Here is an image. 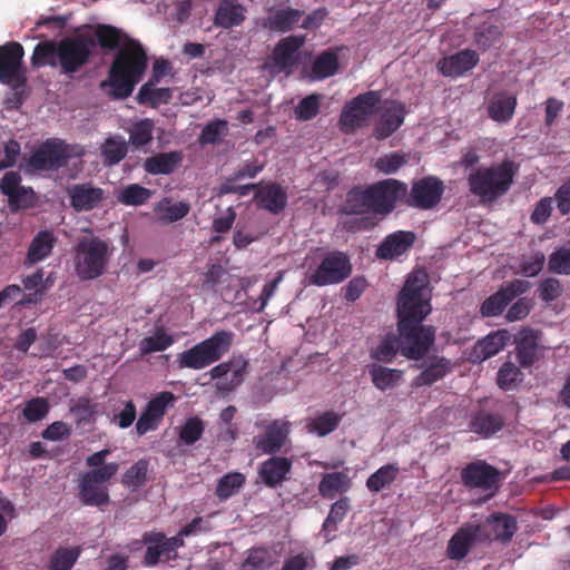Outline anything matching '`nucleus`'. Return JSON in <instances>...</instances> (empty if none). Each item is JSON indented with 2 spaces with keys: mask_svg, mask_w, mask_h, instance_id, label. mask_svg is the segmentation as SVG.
<instances>
[{
  "mask_svg": "<svg viewBox=\"0 0 570 570\" xmlns=\"http://www.w3.org/2000/svg\"><path fill=\"white\" fill-rule=\"evenodd\" d=\"M462 484L470 490L494 494L501 482V472L484 460H474L461 469Z\"/></svg>",
  "mask_w": 570,
  "mask_h": 570,
  "instance_id": "9d476101",
  "label": "nucleus"
},
{
  "mask_svg": "<svg viewBox=\"0 0 570 570\" xmlns=\"http://www.w3.org/2000/svg\"><path fill=\"white\" fill-rule=\"evenodd\" d=\"M371 199V213L389 215L395 208L399 200L406 196V184L389 178L368 186Z\"/></svg>",
  "mask_w": 570,
  "mask_h": 570,
  "instance_id": "f8f14e48",
  "label": "nucleus"
},
{
  "mask_svg": "<svg viewBox=\"0 0 570 570\" xmlns=\"http://www.w3.org/2000/svg\"><path fill=\"white\" fill-rule=\"evenodd\" d=\"M350 101L364 117L368 118L379 111L382 94L379 90H370L357 95Z\"/></svg>",
  "mask_w": 570,
  "mask_h": 570,
  "instance_id": "864d4df0",
  "label": "nucleus"
},
{
  "mask_svg": "<svg viewBox=\"0 0 570 570\" xmlns=\"http://www.w3.org/2000/svg\"><path fill=\"white\" fill-rule=\"evenodd\" d=\"M501 37V30L498 26L483 22L479 24L473 35L474 43L482 51L492 47Z\"/></svg>",
  "mask_w": 570,
  "mask_h": 570,
  "instance_id": "13d9d810",
  "label": "nucleus"
},
{
  "mask_svg": "<svg viewBox=\"0 0 570 570\" xmlns=\"http://www.w3.org/2000/svg\"><path fill=\"white\" fill-rule=\"evenodd\" d=\"M515 343L517 360L523 367L531 366L535 362L538 354V342L533 331L522 330Z\"/></svg>",
  "mask_w": 570,
  "mask_h": 570,
  "instance_id": "4c0bfd02",
  "label": "nucleus"
},
{
  "mask_svg": "<svg viewBox=\"0 0 570 570\" xmlns=\"http://www.w3.org/2000/svg\"><path fill=\"white\" fill-rule=\"evenodd\" d=\"M142 542L147 544L142 561L146 567L156 566L160 561L161 557H165L166 560L171 559V554L168 553L166 548L165 534L163 532H145L142 535Z\"/></svg>",
  "mask_w": 570,
  "mask_h": 570,
  "instance_id": "473e14b6",
  "label": "nucleus"
},
{
  "mask_svg": "<svg viewBox=\"0 0 570 570\" xmlns=\"http://www.w3.org/2000/svg\"><path fill=\"white\" fill-rule=\"evenodd\" d=\"M59 41L46 40L39 42L33 49L31 65L35 68H40L45 66H50L53 68L59 67Z\"/></svg>",
  "mask_w": 570,
  "mask_h": 570,
  "instance_id": "79ce46f5",
  "label": "nucleus"
},
{
  "mask_svg": "<svg viewBox=\"0 0 570 570\" xmlns=\"http://www.w3.org/2000/svg\"><path fill=\"white\" fill-rule=\"evenodd\" d=\"M183 160L181 151L160 153L145 160L144 168L151 175H169Z\"/></svg>",
  "mask_w": 570,
  "mask_h": 570,
  "instance_id": "72a5a7b5",
  "label": "nucleus"
},
{
  "mask_svg": "<svg viewBox=\"0 0 570 570\" xmlns=\"http://www.w3.org/2000/svg\"><path fill=\"white\" fill-rule=\"evenodd\" d=\"M254 202L258 209H264L271 214L278 215L287 206V191L278 183L263 181L256 184Z\"/></svg>",
  "mask_w": 570,
  "mask_h": 570,
  "instance_id": "412c9836",
  "label": "nucleus"
},
{
  "mask_svg": "<svg viewBox=\"0 0 570 570\" xmlns=\"http://www.w3.org/2000/svg\"><path fill=\"white\" fill-rule=\"evenodd\" d=\"M304 16L303 10L291 7L269 9L268 16L263 20V27L269 31L285 33L291 31Z\"/></svg>",
  "mask_w": 570,
  "mask_h": 570,
  "instance_id": "a878e982",
  "label": "nucleus"
},
{
  "mask_svg": "<svg viewBox=\"0 0 570 570\" xmlns=\"http://www.w3.org/2000/svg\"><path fill=\"white\" fill-rule=\"evenodd\" d=\"M154 121L151 119H141L135 122L129 129V141L136 148L149 144L153 139Z\"/></svg>",
  "mask_w": 570,
  "mask_h": 570,
  "instance_id": "680f3d73",
  "label": "nucleus"
},
{
  "mask_svg": "<svg viewBox=\"0 0 570 570\" xmlns=\"http://www.w3.org/2000/svg\"><path fill=\"white\" fill-rule=\"evenodd\" d=\"M246 7L237 0H220L213 23L223 29L239 27L246 19Z\"/></svg>",
  "mask_w": 570,
  "mask_h": 570,
  "instance_id": "393cba45",
  "label": "nucleus"
},
{
  "mask_svg": "<svg viewBox=\"0 0 570 570\" xmlns=\"http://www.w3.org/2000/svg\"><path fill=\"white\" fill-rule=\"evenodd\" d=\"M530 288V283L524 279H513L498 292L490 295L480 306L482 317L499 316L505 307L518 296Z\"/></svg>",
  "mask_w": 570,
  "mask_h": 570,
  "instance_id": "4468645a",
  "label": "nucleus"
},
{
  "mask_svg": "<svg viewBox=\"0 0 570 570\" xmlns=\"http://www.w3.org/2000/svg\"><path fill=\"white\" fill-rule=\"evenodd\" d=\"M505 340L504 333H491L478 342L475 352L482 360L490 358L504 348Z\"/></svg>",
  "mask_w": 570,
  "mask_h": 570,
  "instance_id": "603ef678",
  "label": "nucleus"
},
{
  "mask_svg": "<svg viewBox=\"0 0 570 570\" xmlns=\"http://www.w3.org/2000/svg\"><path fill=\"white\" fill-rule=\"evenodd\" d=\"M72 156L71 146L59 138H48L29 157L23 159L21 168L27 174L57 171L65 167Z\"/></svg>",
  "mask_w": 570,
  "mask_h": 570,
  "instance_id": "423d86ee",
  "label": "nucleus"
},
{
  "mask_svg": "<svg viewBox=\"0 0 570 570\" xmlns=\"http://www.w3.org/2000/svg\"><path fill=\"white\" fill-rule=\"evenodd\" d=\"M79 499L88 507H102L110 500L107 487L96 483L85 475L81 476L79 483Z\"/></svg>",
  "mask_w": 570,
  "mask_h": 570,
  "instance_id": "f704fd0d",
  "label": "nucleus"
},
{
  "mask_svg": "<svg viewBox=\"0 0 570 570\" xmlns=\"http://www.w3.org/2000/svg\"><path fill=\"white\" fill-rule=\"evenodd\" d=\"M257 428H264V433L253 438L255 449L264 454H275L285 445L289 434L291 424L288 421L274 420L266 425L256 423Z\"/></svg>",
  "mask_w": 570,
  "mask_h": 570,
  "instance_id": "2eb2a0df",
  "label": "nucleus"
},
{
  "mask_svg": "<svg viewBox=\"0 0 570 570\" xmlns=\"http://www.w3.org/2000/svg\"><path fill=\"white\" fill-rule=\"evenodd\" d=\"M189 210L190 206L186 202L171 203L165 199L159 203L157 208L158 220L161 224H171L187 216Z\"/></svg>",
  "mask_w": 570,
  "mask_h": 570,
  "instance_id": "09e8293b",
  "label": "nucleus"
},
{
  "mask_svg": "<svg viewBox=\"0 0 570 570\" xmlns=\"http://www.w3.org/2000/svg\"><path fill=\"white\" fill-rule=\"evenodd\" d=\"M491 541V533L485 525L466 523L460 527L446 544V557L453 561L463 560L471 549L483 542Z\"/></svg>",
  "mask_w": 570,
  "mask_h": 570,
  "instance_id": "9b49d317",
  "label": "nucleus"
},
{
  "mask_svg": "<svg viewBox=\"0 0 570 570\" xmlns=\"http://www.w3.org/2000/svg\"><path fill=\"white\" fill-rule=\"evenodd\" d=\"M323 96L311 94L298 101L294 108L295 118L299 121H308L315 118L321 108Z\"/></svg>",
  "mask_w": 570,
  "mask_h": 570,
  "instance_id": "5fc2aeb1",
  "label": "nucleus"
},
{
  "mask_svg": "<svg viewBox=\"0 0 570 570\" xmlns=\"http://www.w3.org/2000/svg\"><path fill=\"white\" fill-rule=\"evenodd\" d=\"M291 469L289 459L274 455L262 463L259 476L266 487L274 489L286 480Z\"/></svg>",
  "mask_w": 570,
  "mask_h": 570,
  "instance_id": "bb28decb",
  "label": "nucleus"
},
{
  "mask_svg": "<svg viewBox=\"0 0 570 570\" xmlns=\"http://www.w3.org/2000/svg\"><path fill=\"white\" fill-rule=\"evenodd\" d=\"M248 362L243 356L233 357L227 362L219 363L210 370L212 379H220L217 389L224 392L235 390L244 381Z\"/></svg>",
  "mask_w": 570,
  "mask_h": 570,
  "instance_id": "aec40b11",
  "label": "nucleus"
},
{
  "mask_svg": "<svg viewBox=\"0 0 570 570\" xmlns=\"http://www.w3.org/2000/svg\"><path fill=\"white\" fill-rule=\"evenodd\" d=\"M127 144L122 139L108 138L101 148L106 165L112 166L120 163L127 155Z\"/></svg>",
  "mask_w": 570,
  "mask_h": 570,
  "instance_id": "e2e57ef3",
  "label": "nucleus"
},
{
  "mask_svg": "<svg viewBox=\"0 0 570 570\" xmlns=\"http://www.w3.org/2000/svg\"><path fill=\"white\" fill-rule=\"evenodd\" d=\"M431 295L428 275L413 272L405 281L397 296V336L402 355L407 360H422L435 342V328L424 325L431 313Z\"/></svg>",
  "mask_w": 570,
  "mask_h": 570,
  "instance_id": "f257e3e1",
  "label": "nucleus"
},
{
  "mask_svg": "<svg viewBox=\"0 0 570 570\" xmlns=\"http://www.w3.org/2000/svg\"><path fill=\"white\" fill-rule=\"evenodd\" d=\"M245 475L240 472H229L223 475L216 487V495L219 500L225 501L238 493L245 484Z\"/></svg>",
  "mask_w": 570,
  "mask_h": 570,
  "instance_id": "8fccbe9b",
  "label": "nucleus"
},
{
  "mask_svg": "<svg viewBox=\"0 0 570 570\" xmlns=\"http://www.w3.org/2000/svg\"><path fill=\"white\" fill-rule=\"evenodd\" d=\"M352 265L347 254L340 250L327 252L315 269L306 273L309 285L318 287L340 284L350 277Z\"/></svg>",
  "mask_w": 570,
  "mask_h": 570,
  "instance_id": "0eeeda50",
  "label": "nucleus"
},
{
  "mask_svg": "<svg viewBox=\"0 0 570 570\" xmlns=\"http://www.w3.org/2000/svg\"><path fill=\"white\" fill-rule=\"evenodd\" d=\"M350 487L351 481L345 473H325L318 483V493L324 499H333L337 493L346 492Z\"/></svg>",
  "mask_w": 570,
  "mask_h": 570,
  "instance_id": "58836bf2",
  "label": "nucleus"
},
{
  "mask_svg": "<svg viewBox=\"0 0 570 570\" xmlns=\"http://www.w3.org/2000/svg\"><path fill=\"white\" fill-rule=\"evenodd\" d=\"M148 462L144 459L134 463L122 475V484L132 491L141 488L147 481Z\"/></svg>",
  "mask_w": 570,
  "mask_h": 570,
  "instance_id": "052dcab7",
  "label": "nucleus"
},
{
  "mask_svg": "<svg viewBox=\"0 0 570 570\" xmlns=\"http://www.w3.org/2000/svg\"><path fill=\"white\" fill-rule=\"evenodd\" d=\"M452 371V363L444 356H431L425 362L423 371L414 379L413 384L419 386H431L442 380Z\"/></svg>",
  "mask_w": 570,
  "mask_h": 570,
  "instance_id": "c85d7f7f",
  "label": "nucleus"
},
{
  "mask_svg": "<svg viewBox=\"0 0 570 570\" xmlns=\"http://www.w3.org/2000/svg\"><path fill=\"white\" fill-rule=\"evenodd\" d=\"M155 81L149 80L142 85L137 94V101L140 105L157 107L161 104H168L173 97L169 88H155Z\"/></svg>",
  "mask_w": 570,
  "mask_h": 570,
  "instance_id": "c03bdc74",
  "label": "nucleus"
},
{
  "mask_svg": "<svg viewBox=\"0 0 570 570\" xmlns=\"http://www.w3.org/2000/svg\"><path fill=\"white\" fill-rule=\"evenodd\" d=\"M96 46L94 38L86 36L66 37L59 41L58 62L62 73L72 75L86 66Z\"/></svg>",
  "mask_w": 570,
  "mask_h": 570,
  "instance_id": "6e6552de",
  "label": "nucleus"
},
{
  "mask_svg": "<svg viewBox=\"0 0 570 570\" xmlns=\"http://www.w3.org/2000/svg\"><path fill=\"white\" fill-rule=\"evenodd\" d=\"M479 55L471 49H463L454 55L442 58L438 62L440 72L445 77L458 78L479 63Z\"/></svg>",
  "mask_w": 570,
  "mask_h": 570,
  "instance_id": "4be33fe9",
  "label": "nucleus"
},
{
  "mask_svg": "<svg viewBox=\"0 0 570 570\" xmlns=\"http://www.w3.org/2000/svg\"><path fill=\"white\" fill-rule=\"evenodd\" d=\"M548 268L551 273L559 275L570 274V247L556 248L548 262Z\"/></svg>",
  "mask_w": 570,
  "mask_h": 570,
  "instance_id": "774afa93",
  "label": "nucleus"
},
{
  "mask_svg": "<svg viewBox=\"0 0 570 570\" xmlns=\"http://www.w3.org/2000/svg\"><path fill=\"white\" fill-rule=\"evenodd\" d=\"M380 111V119L373 129V136L377 140H384L392 136L404 122L406 106L395 99L383 101Z\"/></svg>",
  "mask_w": 570,
  "mask_h": 570,
  "instance_id": "f3484780",
  "label": "nucleus"
},
{
  "mask_svg": "<svg viewBox=\"0 0 570 570\" xmlns=\"http://www.w3.org/2000/svg\"><path fill=\"white\" fill-rule=\"evenodd\" d=\"M111 256L107 240L98 236L81 237L75 247V268L81 279L101 276Z\"/></svg>",
  "mask_w": 570,
  "mask_h": 570,
  "instance_id": "20e7f679",
  "label": "nucleus"
},
{
  "mask_svg": "<svg viewBox=\"0 0 570 570\" xmlns=\"http://www.w3.org/2000/svg\"><path fill=\"white\" fill-rule=\"evenodd\" d=\"M147 68V53L138 40H129L115 56L108 78L100 88H110L108 95L114 99L129 97L140 81Z\"/></svg>",
  "mask_w": 570,
  "mask_h": 570,
  "instance_id": "f03ea898",
  "label": "nucleus"
},
{
  "mask_svg": "<svg viewBox=\"0 0 570 570\" xmlns=\"http://www.w3.org/2000/svg\"><path fill=\"white\" fill-rule=\"evenodd\" d=\"M97 412V404L88 397H79L70 405V413L75 416L78 426L90 424Z\"/></svg>",
  "mask_w": 570,
  "mask_h": 570,
  "instance_id": "bf43d9fd",
  "label": "nucleus"
},
{
  "mask_svg": "<svg viewBox=\"0 0 570 570\" xmlns=\"http://www.w3.org/2000/svg\"><path fill=\"white\" fill-rule=\"evenodd\" d=\"M95 42L102 49L107 50H116L120 49L126 45L129 38L126 33H124L120 29L116 28L111 24H97L95 27Z\"/></svg>",
  "mask_w": 570,
  "mask_h": 570,
  "instance_id": "c9c22d12",
  "label": "nucleus"
},
{
  "mask_svg": "<svg viewBox=\"0 0 570 570\" xmlns=\"http://www.w3.org/2000/svg\"><path fill=\"white\" fill-rule=\"evenodd\" d=\"M367 118L348 101L341 112L338 124L343 132L353 134L356 129L362 128Z\"/></svg>",
  "mask_w": 570,
  "mask_h": 570,
  "instance_id": "6e6d98bb",
  "label": "nucleus"
},
{
  "mask_svg": "<svg viewBox=\"0 0 570 570\" xmlns=\"http://www.w3.org/2000/svg\"><path fill=\"white\" fill-rule=\"evenodd\" d=\"M24 49L16 41L0 46V82L12 90L27 85V71L23 67Z\"/></svg>",
  "mask_w": 570,
  "mask_h": 570,
  "instance_id": "1a4fd4ad",
  "label": "nucleus"
},
{
  "mask_svg": "<svg viewBox=\"0 0 570 570\" xmlns=\"http://www.w3.org/2000/svg\"><path fill=\"white\" fill-rule=\"evenodd\" d=\"M304 36H288L281 39L273 52L272 59L274 66L281 71L291 69L296 63V52L304 45Z\"/></svg>",
  "mask_w": 570,
  "mask_h": 570,
  "instance_id": "b1692460",
  "label": "nucleus"
},
{
  "mask_svg": "<svg viewBox=\"0 0 570 570\" xmlns=\"http://www.w3.org/2000/svg\"><path fill=\"white\" fill-rule=\"evenodd\" d=\"M338 70V57L335 52L327 50L316 57L312 65V76L316 80L332 77Z\"/></svg>",
  "mask_w": 570,
  "mask_h": 570,
  "instance_id": "de8ad7c7",
  "label": "nucleus"
},
{
  "mask_svg": "<svg viewBox=\"0 0 570 570\" xmlns=\"http://www.w3.org/2000/svg\"><path fill=\"white\" fill-rule=\"evenodd\" d=\"M348 509L350 499L347 497H343L332 504L328 515L322 525V531L324 532L326 542H330L334 539V537H331L330 533L337 530L338 523L344 520Z\"/></svg>",
  "mask_w": 570,
  "mask_h": 570,
  "instance_id": "a18cd8bd",
  "label": "nucleus"
},
{
  "mask_svg": "<svg viewBox=\"0 0 570 570\" xmlns=\"http://www.w3.org/2000/svg\"><path fill=\"white\" fill-rule=\"evenodd\" d=\"M444 184L436 176H426L414 180L410 191L403 197L410 207L428 210L434 208L442 199Z\"/></svg>",
  "mask_w": 570,
  "mask_h": 570,
  "instance_id": "ddd939ff",
  "label": "nucleus"
},
{
  "mask_svg": "<svg viewBox=\"0 0 570 570\" xmlns=\"http://www.w3.org/2000/svg\"><path fill=\"white\" fill-rule=\"evenodd\" d=\"M504 426V417L500 413H492L484 410L475 412L469 423L473 433L490 438Z\"/></svg>",
  "mask_w": 570,
  "mask_h": 570,
  "instance_id": "c756f323",
  "label": "nucleus"
},
{
  "mask_svg": "<svg viewBox=\"0 0 570 570\" xmlns=\"http://www.w3.org/2000/svg\"><path fill=\"white\" fill-rule=\"evenodd\" d=\"M233 341V332L218 331L210 337L180 353L178 355L179 367L203 370L219 361L229 351Z\"/></svg>",
  "mask_w": 570,
  "mask_h": 570,
  "instance_id": "39448f33",
  "label": "nucleus"
},
{
  "mask_svg": "<svg viewBox=\"0 0 570 570\" xmlns=\"http://www.w3.org/2000/svg\"><path fill=\"white\" fill-rule=\"evenodd\" d=\"M400 473V468L396 463H387L377 469L366 480V488L368 491L377 493L389 488Z\"/></svg>",
  "mask_w": 570,
  "mask_h": 570,
  "instance_id": "37998d69",
  "label": "nucleus"
},
{
  "mask_svg": "<svg viewBox=\"0 0 570 570\" xmlns=\"http://www.w3.org/2000/svg\"><path fill=\"white\" fill-rule=\"evenodd\" d=\"M343 415L334 411H325L306 422V429L309 433L317 436H326L337 429Z\"/></svg>",
  "mask_w": 570,
  "mask_h": 570,
  "instance_id": "a19ab883",
  "label": "nucleus"
},
{
  "mask_svg": "<svg viewBox=\"0 0 570 570\" xmlns=\"http://www.w3.org/2000/svg\"><path fill=\"white\" fill-rule=\"evenodd\" d=\"M402 354V346L397 334L387 333L381 343L371 350V358L382 362V363H391L397 355V353Z\"/></svg>",
  "mask_w": 570,
  "mask_h": 570,
  "instance_id": "49530a36",
  "label": "nucleus"
},
{
  "mask_svg": "<svg viewBox=\"0 0 570 570\" xmlns=\"http://www.w3.org/2000/svg\"><path fill=\"white\" fill-rule=\"evenodd\" d=\"M175 400L171 392H161L153 397L145 406L136 422V432L139 436L158 429L167 407Z\"/></svg>",
  "mask_w": 570,
  "mask_h": 570,
  "instance_id": "a211bd4d",
  "label": "nucleus"
},
{
  "mask_svg": "<svg viewBox=\"0 0 570 570\" xmlns=\"http://www.w3.org/2000/svg\"><path fill=\"white\" fill-rule=\"evenodd\" d=\"M80 553L79 547L57 549L50 557L48 570H71Z\"/></svg>",
  "mask_w": 570,
  "mask_h": 570,
  "instance_id": "3c124183",
  "label": "nucleus"
},
{
  "mask_svg": "<svg viewBox=\"0 0 570 570\" xmlns=\"http://www.w3.org/2000/svg\"><path fill=\"white\" fill-rule=\"evenodd\" d=\"M342 210L348 215L371 213L368 186L365 188L358 186L353 187L346 195Z\"/></svg>",
  "mask_w": 570,
  "mask_h": 570,
  "instance_id": "ea45409f",
  "label": "nucleus"
},
{
  "mask_svg": "<svg viewBox=\"0 0 570 570\" xmlns=\"http://www.w3.org/2000/svg\"><path fill=\"white\" fill-rule=\"evenodd\" d=\"M368 374L373 385L380 391L395 387L403 379V370L390 368L381 364L368 365Z\"/></svg>",
  "mask_w": 570,
  "mask_h": 570,
  "instance_id": "e433bc0d",
  "label": "nucleus"
},
{
  "mask_svg": "<svg viewBox=\"0 0 570 570\" xmlns=\"http://www.w3.org/2000/svg\"><path fill=\"white\" fill-rule=\"evenodd\" d=\"M151 196V191L138 184H131L125 187L117 199L122 205L139 206L145 204Z\"/></svg>",
  "mask_w": 570,
  "mask_h": 570,
  "instance_id": "0e129e2a",
  "label": "nucleus"
},
{
  "mask_svg": "<svg viewBox=\"0 0 570 570\" xmlns=\"http://www.w3.org/2000/svg\"><path fill=\"white\" fill-rule=\"evenodd\" d=\"M517 170L510 159L474 168L466 178L469 190L482 203H493L510 190Z\"/></svg>",
  "mask_w": 570,
  "mask_h": 570,
  "instance_id": "7ed1b4c3",
  "label": "nucleus"
},
{
  "mask_svg": "<svg viewBox=\"0 0 570 570\" xmlns=\"http://www.w3.org/2000/svg\"><path fill=\"white\" fill-rule=\"evenodd\" d=\"M515 107L517 97L508 94L507 91H500L492 96L487 110L492 120L505 124L511 120Z\"/></svg>",
  "mask_w": 570,
  "mask_h": 570,
  "instance_id": "7c9ffc66",
  "label": "nucleus"
},
{
  "mask_svg": "<svg viewBox=\"0 0 570 570\" xmlns=\"http://www.w3.org/2000/svg\"><path fill=\"white\" fill-rule=\"evenodd\" d=\"M56 238L50 230L39 232L31 240L27 256L24 259L26 266H31L46 259L55 247Z\"/></svg>",
  "mask_w": 570,
  "mask_h": 570,
  "instance_id": "2f4dec72",
  "label": "nucleus"
},
{
  "mask_svg": "<svg viewBox=\"0 0 570 570\" xmlns=\"http://www.w3.org/2000/svg\"><path fill=\"white\" fill-rule=\"evenodd\" d=\"M485 525L489 533H491V541H500L507 543L511 541L518 530V523L513 515L495 512L487 518Z\"/></svg>",
  "mask_w": 570,
  "mask_h": 570,
  "instance_id": "cd10ccee",
  "label": "nucleus"
},
{
  "mask_svg": "<svg viewBox=\"0 0 570 570\" xmlns=\"http://www.w3.org/2000/svg\"><path fill=\"white\" fill-rule=\"evenodd\" d=\"M174 344V338L168 335L163 328L155 332L153 336L142 338L139 343V350L142 355L154 352H161L167 350Z\"/></svg>",
  "mask_w": 570,
  "mask_h": 570,
  "instance_id": "4d7b16f0",
  "label": "nucleus"
},
{
  "mask_svg": "<svg viewBox=\"0 0 570 570\" xmlns=\"http://www.w3.org/2000/svg\"><path fill=\"white\" fill-rule=\"evenodd\" d=\"M205 431V424L198 416H193L186 420L179 430V441L185 445H193L203 435Z\"/></svg>",
  "mask_w": 570,
  "mask_h": 570,
  "instance_id": "69168bd1",
  "label": "nucleus"
},
{
  "mask_svg": "<svg viewBox=\"0 0 570 570\" xmlns=\"http://www.w3.org/2000/svg\"><path fill=\"white\" fill-rule=\"evenodd\" d=\"M416 236L410 230H396L387 235L376 249L382 259H395L405 254L414 244Z\"/></svg>",
  "mask_w": 570,
  "mask_h": 570,
  "instance_id": "5701e85b",
  "label": "nucleus"
},
{
  "mask_svg": "<svg viewBox=\"0 0 570 570\" xmlns=\"http://www.w3.org/2000/svg\"><path fill=\"white\" fill-rule=\"evenodd\" d=\"M70 206L77 212H90L99 208L105 200L102 188L92 183L75 184L67 188Z\"/></svg>",
  "mask_w": 570,
  "mask_h": 570,
  "instance_id": "6ab92c4d",
  "label": "nucleus"
},
{
  "mask_svg": "<svg viewBox=\"0 0 570 570\" xmlns=\"http://www.w3.org/2000/svg\"><path fill=\"white\" fill-rule=\"evenodd\" d=\"M407 161L409 157L405 154L394 151L379 157L374 166L380 173L391 175L396 173L404 165H406Z\"/></svg>",
  "mask_w": 570,
  "mask_h": 570,
  "instance_id": "338daca9",
  "label": "nucleus"
},
{
  "mask_svg": "<svg viewBox=\"0 0 570 570\" xmlns=\"http://www.w3.org/2000/svg\"><path fill=\"white\" fill-rule=\"evenodd\" d=\"M0 190L8 197L12 212L27 209L35 205L36 194L31 187L21 185V175L18 171H8L0 180Z\"/></svg>",
  "mask_w": 570,
  "mask_h": 570,
  "instance_id": "dca6fc26",
  "label": "nucleus"
}]
</instances>
